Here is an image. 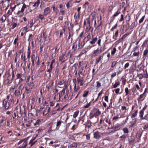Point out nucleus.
Returning a JSON list of instances; mask_svg holds the SVG:
<instances>
[{
	"instance_id": "1",
	"label": "nucleus",
	"mask_w": 148,
	"mask_h": 148,
	"mask_svg": "<svg viewBox=\"0 0 148 148\" xmlns=\"http://www.w3.org/2000/svg\"><path fill=\"white\" fill-rule=\"evenodd\" d=\"M10 70H8L6 73V78L3 81V83L5 84L9 85L12 83L13 80L10 76Z\"/></svg>"
},
{
	"instance_id": "2",
	"label": "nucleus",
	"mask_w": 148,
	"mask_h": 148,
	"mask_svg": "<svg viewBox=\"0 0 148 148\" xmlns=\"http://www.w3.org/2000/svg\"><path fill=\"white\" fill-rule=\"evenodd\" d=\"M26 78V77L21 73H18L16 74V78L14 80V83L16 84V81L19 79L18 84H23L22 83L24 81Z\"/></svg>"
},
{
	"instance_id": "3",
	"label": "nucleus",
	"mask_w": 148,
	"mask_h": 148,
	"mask_svg": "<svg viewBox=\"0 0 148 148\" xmlns=\"http://www.w3.org/2000/svg\"><path fill=\"white\" fill-rule=\"evenodd\" d=\"M10 108V104L9 101H6V99L3 100L2 101V110L3 112H5Z\"/></svg>"
},
{
	"instance_id": "4",
	"label": "nucleus",
	"mask_w": 148,
	"mask_h": 148,
	"mask_svg": "<svg viewBox=\"0 0 148 148\" xmlns=\"http://www.w3.org/2000/svg\"><path fill=\"white\" fill-rule=\"evenodd\" d=\"M73 98V95H71L69 90H66L65 95L62 99L63 101L66 103H67L71 101Z\"/></svg>"
},
{
	"instance_id": "5",
	"label": "nucleus",
	"mask_w": 148,
	"mask_h": 148,
	"mask_svg": "<svg viewBox=\"0 0 148 148\" xmlns=\"http://www.w3.org/2000/svg\"><path fill=\"white\" fill-rule=\"evenodd\" d=\"M91 37L92 38L91 40L90 41L89 43L92 45L95 44L97 40V36L94 38L93 35H92V36H91L90 33H89L86 37L85 38H86L87 39V40L86 41V43H87V42L89 41L91 39Z\"/></svg>"
},
{
	"instance_id": "6",
	"label": "nucleus",
	"mask_w": 148,
	"mask_h": 148,
	"mask_svg": "<svg viewBox=\"0 0 148 148\" xmlns=\"http://www.w3.org/2000/svg\"><path fill=\"white\" fill-rule=\"evenodd\" d=\"M91 112L92 113V114L90 115L89 117V119L91 120L94 117H95V119H96L97 117L99 115L101 114V112L97 108L94 109Z\"/></svg>"
},
{
	"instance_id": "7",
	"label": "nucleus",
	"mask_w": 148,
	"mask_h": 148,
	"mask_svg": "<svg viewBox=\"0 0 148 148\" xmlns=\"http://www.w3.org/2000/svg\"><path fill=\"white\" fill-rule=\"evenodd\" d=\"M22 143H23L22 145L18 147L17 148H26L27 145V140L25 138L21 140L17 143V145H19Z\"/></svg>"
},
{
	"instance_id": "8",
	"label": "nucleus",
	"mask_w": 148,
	"mask_h": 148,
	"mask_svg": "<svg viewBox=\"0 0 148 148\" xmlns=\"http://www.w3.org/2000/svg\"><path fill=\"white\" fill-rule=\"evenodd\" d=\"M58 85H59V87L62 88V86L64 85V88H67L68 87V81L67 80H65L63 79H60L58 81Z\"/></svg>"
},
{
	"instance_id": "9",
	"label": "nucleus",
	"mask_w": 148,
	"mask_h": 148,
	"mask_svg": "<svg viewBox=\"0 0 148 148\" xmlns=\"http://www.w3.org/2000/svg\"><path fill=\"white\" fill-rule=\"evenodd\" d=\"M84 78L83 77L81 76H77V79H73V81L74 83L75 82V81L77 82L78 84H79V86H83L84 84Z\"/></svg>"
},
{
	"instance_id": "10",
	"label": "nucleus",
	"mask_w": 148,
	"mask_h": 148,
	"mask_svg": "<svg viewBox=\"0 0 148 148\" xmlns=\"http://www.w3.org/2000/svg\"><path fill=\"white\" fill-rule=\"evenodd\" d=\"M27 53V59H28V62H27V67L28 69H29L30 65V57L31 51L30 50V48L29 47H28V49Z\"/></svg>"
},
{
	"instance_id": "11",
	"label": "nucleus",
	"mask_w": 148,
	"mask_h": 148,
	"mask_svg": "<svg viewBox=\"0 0 148 148\" xmlns=\"http://www.w3.org/2000/svg\"><path fill=\"white\" fill-rule=\"evenodd\" d=\"M40 3V0H37L36 1H34L33 2H30L29 4L32 3V7L34 9H36L38 7Z\"/></svg>"
},
{
	"instance_id": "12",
	"label": "nucleus",
	"mask_w": 148,
	"mask_h": 148,
	"mask_svg": "<svg viewBox=\"0 0 148 148\" xmlns=\"http://www.w3.org/2000/svg\"><path fill=\"white\" fill-rule=\"evenodd\" d=\"M54 84V81L52 80L49 82L48 84L46 85V88L47 91H49L50 88L52 89L53 88V84Z\"/></svg>"
},
{
	"instance_id": "13",
	"label": "nucleus",
	"mask_w": 148,
	"mask_h": 148,
	"mask_svg": "<svg viewBox=\"0 0 148 148\" xmlns=\"http://www.w3.org/2000/svg\"><path fill=\"white\" fill-rule=\"evenodd\" d=\"M102 135V133L98 131H96L94 133V138L96 139H99Z\"/></svg>"
},
{
	"instance_id": "14",
	"label": "nucleus",
	"mask_w": 148,
	"mask_h": 148,
	"mask_svg": "<svg viewBox=\"0 0 148 148\" xmlns=\"http://www.w3.org/2000/svg\"><path fill=\"white\" fill-rule=\"evenodd\" d=\"M125 95L127 96V98L128 99L130 97V96H131L132 94L131 90H129L127 87H126L125 88Z\"/></svg>"
},
{
	"instance_id": "15",
	"label": "nucleus",
	"mask_w": 148,
	"mask_h": 148,
	"mask_svg": "<svg viewBox=\"0 0 148 148\" xmlns=\"http://www.w3.org/2000/svg\"><path fill=\"white\" fill-rule=\"evenodd\" d=\"M99 21H98L97 23H98V25L97 26V27L96 26V27H96L95 31L97 33H98L99 32L100 29H101L102 27V21H100L99 22Z\"/></svg>"
},
{
	"instance_id": "16",
	"label": "nucleus",
	"mask_w": 148,
	"mask_h": 148,
	"mask_svg": "<svg viewBox=\"0 0 148 148\" xmlns=\"http://www.w3.org/2000/svg\"><path fill=\"white\" fill-rule=\"evenodd\" d=\"M67 88H63V89L58 93L59 99L65 93V90Z\"/></svg>"
},
{
	"instance_id": "17",
	"label": "nucleus",
	"mask_w": 148,
	"mask_h": 148,
	"mask_svg": "<svg viewBox=\"0 0 148 148\" xmlns=\"http://www.w3.org/2000/svg\"><path fill=\"white\" fill-rule=\"evenodd\" d=\"M36 59L35 55L34 52L32 53L31 56V61L32 63V66H34L35 65V61Z\"/></svg>"
},
{
	"instance_id": "18",
	"label": "nucleus",
	"mask_w": 148,
	"mask_h": 148,
	"mask_svg": "<svg viewBox=\"0 0 148 148\" xmlns=\"http://www.w3.org/2000/svg\"><path fill=\"white\" fill-rule=\"evenodd\" d=\"M51 12V10L49 7H47L45 8L44 11V15L46 16Z\"/></svg>"
},
{
	"instance_id": "19",
	"label": "nucleus",
	"mask_w": 148,
	"mask_h": 148,
	"mask_svg": "<svg viewBox=\"0 0 148 148\" xmlns=\"http://www.w3.org/2000/svg\"><path fill=\"white\" fill-rule=\"evenodd\" d=\"M8 70L10 71V75L11 78L14 80V78L15 77V75L16 73V71L14 70H13V69H9Z\"/></svg>"
},
{
	"instance_id": "20",
	"label": "nucleus",
	"mask_w": 148,
	"mask_h": 148,
	"mask_svg": "<svg viewBox=\"0 0 148 148\" xmlns=\"http://www.w3.org/2000/svg\"><path fill=\"white\" fill-rule=\"evenodd\" d=\"M63 121L60 120H57L56 123V129L58 130L60 127Z\"/></svg>"
},
{
	"instance_id": "21",
	"label": "nucleus",
	"mask_w": 148,
	"mask_h": 148,
	"mask_svg": "<svg viewBox=\"0 0 148 148\" xmlns=\"http://www.w3.org/2000/svg\"><path fill=\"white\" fill-rule=\"evenodd\" d=\"M137 121V119L136 118H134L133 119L132 121L130 122V126L131 127H134L135 125H136V122Z\"/></svg>"
},
{
	"instance_id": "22",
	"label": "nucleus",
	"mask_w": 148,
	"mask_h": 148,
	"mask_svg": "<svg viewBox=\"0 0 148 148\" xmlns=\"http://www.w3.org/2000/svg\"><path fill=\"white\" fill-rule=\"evenodd\" d=\"M63 108H61L58 103H57L56 106L53 108L57 112L58 111H62L63 110Z\"/></svg>"
},
{
	"instance_id": "23",
	"label": "nucleus",
	"mask_w": 148,
	"mask_h": 148,
	"mask_svg": "<svg viewBox=\"0 0 148 148\" xmlns=\"http://www.w3.org/2000/svg\"><path fill=\"white\" fill-rule=\"evenodd\" d=\"M35 138H34L30 140L29 142V144L30 145V147L28 148L27 147V148H29L34 145L37 142V140H35Z\"/></svg>"
},
{
	"instance_id": "24",
	"label": "nucleus",
	"mask_w": 148,
	"mask_h": 148,
	"mask_svg": "<svg viewBox=\"0 0 148 148\" xmlns=\"http://www.w3.org/2000/svg\"><path fill=\"white\" fill-rule=\"evenodd\" d=\"M22 92L20 91L17 89L15 90L14 92V95L16 97H18L21 95Z\"/></svg>"
},
{
	"instance_id": "25",
	"label": "nucleus",
	"mask_w": 148,
	"mask_h": 148,
	"mask_svg": "<svg viewBox=\"0 0 148 148\" xmlns=\"http://www.w3.org/2000/svg\"><path fill=\"white\" fill-rule=\"evenodd\" d=\"M32 88L28 86L25 87V92L27 94H29L31 92Z\"/></svg>"
},
{
	"instance_id": "26",
	"label": "nucleus",
	"mask_w": 148,
	"mask_h": 148,
	"mask_svg": "<svg viewBox=\"0 0 148 148\" xmlns=\"http://www.w3.org/2000/svg\"><path fill=\"white\" fill-rule=\"evenodd\" d=\"M18 40V36H17L16 38L15 39L13 42V44L15 45V47H18V46L19 42Z\"/></svg>"
},
{
	"instance_id": "27",
	"label": "nucleus",
	"mask_w": 148,
	"mask_h": 148,
	"mask_svg": "<svg viewBox=\"0 0 148 148\" xmlns=\"http://www.w3.org/2000/svg\"><path fill=\"white\" fill-rule=\"evenodd\" d=\"M100 54L99 52V48H98L97 49L95 50L93 53V55L94 57H95L98 56Z\"/></svg>"
},
{
	"instance_id": "28",
	"label": "nucleus",
	"mask_w": 148,
	"mask_h": 148,
	"mask_svg": "<svg viewBox=\"0 0 148 148\" xmlns=\"http://www.w3.org/2000/svg\"><path fill=\"white\" fill-rule=\"evenodd\" d=\"M92 122H91L90 120H87V122H86V124L88 126V127H90L91 126V124L92 123H97V121H94L92 120Z\"/></svg>"
},
{
	"instance_id": "29",
	"label": "nucleus",
	"mask_w": 148,
	"mask_h": 148,
	"mask_svg": "<svg viewBox=\"0 0 148 148\" xmlns=\"http://www.w3.org/2000/svg\"><path fill=\"white\" fill-rule=\"evenodd\" d=\"M119 30L118 29H116L115 31V33L114 34V35L113 36L112 38L113 39H114V40H115L116 39V38L118 37L119 35Z\"/></svg>"
},
{
	"instance_id": "30",
	"label": "nucleus",
	"mask_w": 148,
	"mask_h": 148,
	"mask_svg": "<svg viewBox=\"0 0 148 148\" xmlns=\"http://www.w3.org/2000/svg\"><path fill=\"white\" fill-rule=\"evenodd\" d=\"M17 85H18V90L22 92V90L24 88V86H23V84H18Z\"/></svg>"
},
{
	"instance_id": "31",
	"label": "nucleus",
	"mask_w": 148,
	"mask_h": 148,
	"mask_svg": "<svg viewBox=\"0 0 148 148\" xmlns=\"http://www.w3.org/2000/svg\"><path fill=\"white\" fill-rule=\"evenodd\" d=\"M35 83V82L33 81V78H32L31 81H30V82L29 84L28 85V86L32 89L34 86Z\"/></svg>"
},
{
	"instance_id": "32",
	"label": "nucleus",
	"mask_w": 148,
	"mask_h": 148,
	"mask_svg": "<svg viewBox=\"0 0 148 148\" xmlns=\"http://www.w3.org/2000/svg\"><path fill=\"white\" fill-rule=\"evenodd\" d=\"M5 125L7 127H10L12 126V123L11 121H10L9 120H8L5 122Z\"/></svg>"
},
{
	"instance_id": "33",
	"label": "nucleus",
	"mask_w": 148,
	"mask_h": 148,
	"mask_svg": "<svg viewBox=\"0 0 148 148\" xmlns=\"http://www.w3.org/2000/svg\"><path fill=\"white\" fill-rule=\"evenodd\" d=\"M18 85H14L13 86H12L10 87L9 89V92L10 93H12L14 92V89H15L16 87H17Z\"/></svg>"
},
{
	"instance_id": "34",
	"label": "nucleus",
	"mask_w": 148,
	"mask_h": 148,
	"mask_svg": "<svg viewBox=\"0 0 148 148\" xmlns=\"http://www.w3.org/2000/svg\"><path fill=\"white\" fill-rule=\"evenodd\" d=\"M7 118L4 116H1V118L0 119V123L3 124L4 121H5L7 120Z\"/></svg>"
},
{
	"instance_id": "35",
	"label": "nucleus",
	"mask_w": 148,
	"mask_h": 148,
	"mask_svg": "<svg viewBox=\"0 0 148 148\" xmlns=\"http://www.w3.org/2000/svg\"><path fill=\"white\" fill-rule=\"evenodd\" d=\"M120 9H119L116 12H115L114 14L112 16L111 18H115L120 13Z\"/></svg>"
},
{
	"instance_id": "36",
	"label": "nucleus",
	"mask_w": 148,
	"mask_h": 148,
	"mask_svg": "<svg viewBox=\"0 0 148 148\" xmlns=\"http://www.w3.org/2000/svg\"><path fill=\"white\" fill-rule=\"evenodd\" d=\"M102 56L99 55L98 57L96 58L95 63L96 64H98L101 61V59H102Z\"/></svg>"
},
{
	"instance_id": "37",
	"label": "nucleus",
	"mask_w": 148,
	"mask_h": 148,
	"mask_svg": "<svg viewBox=\"0 0 148 148\" xmlns=\"http://www.w3.org/2000/svg\"><path fill=\"white\" fill-rule=\"evenodd\" d=\"M148 47L146 48L145 49L143 53V56L145 57H148Z\"/></svg>"
},
{
	"instance_id": "38",
	"label": "nucleus",
	"mask_w": 148,
	"mask_h": 148,
	"mask_svg": "<svg viewBox=\"0 0 148 148\" xmlns=\"http://www.w3.org/2000/svg\"><path fill=\"white\" fill-rule=\"evenodd\" d=\"M79 100L81 102L83 103H85L87 102V99L85 97H80Z\"/></svg>"
},
{
	"instance_id": "39",
	"label": "nucleus",
	"mask_w": 148,
	"mask_h": 148,
	"mask_svg": "<svg viewBox=\"0 0 148 148\" xmlns=\"http://www.w3.org/2000/svg\"><path fill=\"white\" fill-rule=\"evenodd\" d=\"M34 124V126L38 127L40 124V123L41 122V121L40 119L35 120V121Z\"/></svg>"
},
{
	"instance_id": "40",
	"label": "nucleus",
	"mask_w": 148,
	"mask_h": 148,
	"mask_svg": "<svg viewBox=\"0 0 148 148\" xmlns=\"http://www.w3.org/2000/svg\"><path fill=\"white\" fill-rule=\"evenodd\" d=\"M15 101L16 100L15 99L14 97H11L9 101L10 102V105L14 104L15 102Z\"/></svg>"
},
{
	"instance_id": "41",
	"label": "nucleus",
	"mask_w": 148,
	"mask_h": 148,
	"mask_svg": "<svg viewBox=\"0 0 148 148\" xmlns=\"http://www.w3.org/2000/svg\"><path fill=\"white\" fill-rule=\"evenodd\" d=\"M17 114V116L18 117L21 118L22 117V116L21 115V108L20 107V109L19 111H16V113Z\"/></svg>"
},
{
	"instance_id": "42",
	"label": "nucleus",
	"mask_w": 148,
	"mask_h": 148,
	"mask_svg": "<svg viewBox=\"0 0 148 148\" xmlns=\"http://www.w3.org/2000/svg\"><path fill=\"white\" fill-rule=\"evenodd\" d=\"M44 14L42 15L41 14H39L37 16L38 19L40 20L41 21H42L43 19H44Z\"/></svg>"
},
{
	"instance_id": "43",
	"label": "nucleus",
	"mask_w": 148,
	"mask_h": 148,
	"mask_svg": "<svg viewBox=\"0 0 148 148\" xmlns=\"http://www.w3.org/2000/svg\"><path fill=\"white\" fill-rule=\"evenodd\" d=\"M120 85V82L119 81H116L115 84L113 86V88H116L118 86H119Z\"/></svg>"
},
{
	"instance_id": "44",
	"label": "nucleus",
	"mask_w": 148,
	"mask_h": 148,
	"mask_svg": "<svg viewBox=\"0 0 148 148\" xmlns=\"http://www.w3.org/2000/svg\"><path fill=\"white\" fill-rule=\"evenodd\" d=\"M139 116L140 118V119L141 120L143 117L144 111L143 110H140V111L139 112Z\"/></svg>"
},
{
	"instance_id": "45",
	"label": "nucleus",
	"mask_w": 148,
	"mask_h": 148,
	"mask_svg": "<svg viewBox=\"0 0 148 148\" xmlns=\"http://www.w3.org/2000/svg\"><path fill=\"white\" fill-rule=\"evenodd\" d=\"M138 110L137 109L133 113L131 116V118H133L135 117V116H136L138 114Z\"/></svg>"
},
{
	"instance_id": "46",
	"label": "nucleus",
	"mask_w": 148,
	"mask_h": 148,
	"mask_svg": "<svg viewBox=\"0 0 148 148\" xmlns=\"http://www.w3.org/2000/svg\"><path fill=\"white\" fill-rule=\"evenodd\" d=\"M89 27L88 29V27H87L86 29V31L87 30V32H90L91 33H92L93 32V28L91 26H90Z\"/></svg>"
},
{
	"instance_id": "47",
	"label": "nucleus",
	"mask_w": 148,
	"mask_h": 148,
	"mask_svg": "<svg viewBox=\"0 0 148 148\" xmlns=\"http://www.w3.org/2000/svg\"><path fill=\"white\" fill-rule=\"evenodd\" d=\"M89 93V91L87 90H84V91L83 94L82 95V96L84 97H86L88 95Z\"/></svg>"
},
{
	"instance_id": "48",
	"label": "nucleus",
	"mask_w": 148,
	"mask_h": 148,
	"mask_svg": "<svg viewBox=\"0 0 148 148\" xmlns=\"http://www.w3.org/2000/svg\"><path fill=\"white\" fill-rule=\"evenodd\" d=\"M79 86H77L76 84L75 83L74 87V91L75 92H77L79 89Z\"/></svg>"
},
{
	"instance_id": "49",
	"label": "nucleus",
	"mask_w": 148,
	"mask_h": 148,
	"mask_svg": "<svg viewBox=\"0 0 148 148\" xmlns=\"http://www.w3.org/2000/svg\"><path fill=\"white\" fill-rule=\"evenodd\" d=\"M122 130L125 134H127L129 132L128 129L127 127H124L123 129Z\"/></svg>"
},
{
	"instance_id": "50",
	"label": "nucleus",
	"mask_w": 148,
	"mask_h": 148,
	"mask_svg": "<svg viewBox=\"0 0 148 148\" xmlns=\"http://www.w3.org/2000/svg\"><path fill=\"white\" fill-rule=\"evenodd\" d=\"M103 122L105 123H108L109 125H110L111 124V122L109 119H106L105 120H103Z\"/></svg>"
},
{
	"instance_id": "51",
	"label": "nucleus",
	"mask_w": 148,
	"mask_h": 148,
	"mask_svg": "<svg viewBox=\"0 0 148 148\" xmlns=\"http://www.w3.org/2000/svg\"><path fill=\"white\" fill-rule=\"evenodd\" d=\"M65 54L62 53V55L61 56H60L59 57V60L60 61H61L62 62V63L64 62L65 61L64 60H63V61H62V59H63V58H64V56H65Z\"/></svg>"
},
{
	"instance_id": "52",
	"label": "nucleus",
	"mask_w": 148,
	"mask_h": 148,
	"mask_svg": "<svg viewBox=\"0 0 148 148\" xmlns=\"http://www.w3.org/2000/svg\"><path fill=\"white\" fill-rule=\"evenodd\" d=\"M86 43V42H85V41H84V40H83L81 42V43L80 45H79V47L80 46V48H82L83 47V46L84 45H85V44Z\"/></svg>"
},
{
	"instance_id": "53",
	"label": "nucleus",
	"mask_w": 148,
	"mask_h": 148,
	"mask_svg": "<svg viewBox=\"0 0 148 148\" xmlns=\"http://www.w3.org/2000/svg\"><path fill=\"white\" fill-rule=\"evenodd\" d=\"M91 103V102L90 101L88 103H87L84 106L83 108H87L90 106Z\"/></svg>"
},
{
	"instance_id": "54",
	"label": "nucleus",
	"mask_w": 148,
	"mask_h": 148,
	"mask_svg": "<svg viewBox=\"0 0 148 148\" xmlns=\"http://www.w3.org/2000/svg\"><path fill=\"white\" fill-rule=\"evenodd\" d=\"M57 112L53 108L51 110L50 114L51 115H53L56 114Z\"/></svg>"
},
{
	"instance_id": "55",
	"label": "nucleus",
	"mask_w": 148,
	"mask_h": 148,
	"mask_svg": "<svg viewBox=\"0 0 148 148\" xmlns=\"http://www.w3.org/2000/svg\"><path fill=\"white\" fill-rule=\"evenodd\" d=\"M27 6L25 3H24L21 8V11L23 12L25 9L26 8Z\"/></svg>"
},
{
	"instance_id": "56",
	"label": "nucleus",
	"mask_w": 148,
	"mask_h": 148,
	"mask_svg": "<svg viewBox=\"0 0 148 148\" xmlns=\"http://www.w3.org/2000/svg\"><path fill=\"white\" fill-rule=\"evenodd\" d=\"M85 72V70H84V71H79L78 72V76H81L80 75H82L83 76H84V75Z\"/></svg>"
},
{
	"instance_id": "57",
	"label": "nucleus",
	"mask_w": 148,
	"mask_h": 148,
	"mask_svg": "<svg viewBox=\"0 0 148 148\" xmlns=\"http://www.w3.org/2000/svg\"><path fill=\"white\" fill-rule=\"evenodd\" d=\"M16 2L17 5L23 3L24 2L23 0H16Z\"/></svg>"
},
{
	"instance_id": "58",
	"label": "nucleus",
	"mask_w": 148,
	"mask_h": 148,
	"mask_svg": "<svg viewBox=\"0 0 148 148\" xmlns=\"http://www.w3.org/2000/svg\"><path fill=\"white\" fill-rule=\"evenodd\" d=\"M116 49L115 47H114L112 50L111 52V55H114L116 52Z\"/></svg>"
},
{
	"instance_id": "59",
	"label": "nucleus",
	"mask_w": 148,
	"mask_h": 148,
	"mask_svg": "<svg viewBox=\"0 0 148 148\" xmlns=\"http://www.w3.org/2000/svg\"><path fill=\"white\" fill-rule=\"evenodd\" d=\"M140 54V52L139 51L137 52L134 51L133 54V55L134 56H138Z\"/></svg>"
},
{
	"instance_id": "60",
	"label": "nucleus",
	"mask_w": 148,
	"mask_h": 148,
	"mask_svg": "<svg viewBox=\"0 0 148 148\" xmlns=\"http://www.w3.org/2000/svg\"><path fill=\"white\" fill-rule=\"evenodd\" d=\"M53 69V65L50 64L49 69L47 70V72H51Z\"/></svg>"
},
{
	"instance_id": "61",
	"label": "nucleus",
	"mask_w": 148,
	"mask_h": 148,
	"mask_svg": "<svg viewBox=\"0 0 148 148\" xmlns=\"http://www.w3.org/2000/svg\"><path fill=\"white\" fill-rule=\"evenodd\" d=\"M132 92L134 94H135L137 92L136 88L135 87H133L131 89Z\"/></svg>"
},
{
	"instance_id": "62",
	"label": "nucleus",
	"mask_w": 148,
	"mask_h": 148,
	"mask_svg": "<svg viewBox=\"0 0 148 148\" xmlns=\"http://www.w3.org/2000/svg\"><path fill=\"white\" fill-rule=\"evenodd\" d=\"M120 125L118 123H117L116 124L115 126H114V127H112L111 129H118L120 127Z\"/></svg>"
},
{
	"instance_id": "63",
	"label": "nucleus",
	"mask_w": 148,
	"mask_h": 148,
	"mask_svg": "<svg viewBox=\"0 0 148 148\" xmlns=\"http://www.w3.org/2000/svg\"><path fill=\"white\" fill-rule=\"evenodd\" d=\"M26 114H27V111L25 110V109H24L23 112V113H21V115L22 116V117H25L26 116Z\"/></svg>"
},
{
	"instance_id": "64",
	"label": "nucleus",
	"mask_w": 148,
	"mask_h": 148,
	"mask_svg": "<svg viewBox=\"0 0 148 148\" xmlns=\"http://www.w3.org/2000/svg\"><path fill=\"white\" fill-rule=\"evenodd\" d=\"M145 120L147 121H148V114H147L145 115L143 117V118L141 120Z\"/></svg>"
}]
</instances>
